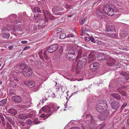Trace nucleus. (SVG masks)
I'll list each match as a JSON object with an SVG mask.
<instances>
[{
    "instance_id": "f257e3e1",
    "label": "nucleus",
    "mask_w": 129,
    "mask_h": 129,
    "mask_svg": "<svg viewBox=\"0 0 129 129\" xmlns=\"http://www.w3.org/2000/svg\"><path fill=\"white\" fill-rule=\"evenodd\" d=\"M82 52V50H78L75 48H73L69 50L68 54H66V57L68 58L70 60H72L76 57L77 58L81 57Z\"/></svg>"
},
{
    "instance_id": "f03ea898",
    "label": "nucleus",
    "mask_w": 129,
    "mask_h": 129,
    "mask_svg": "<svg viewBox=\"0 0 129 129\" xmlns=\"http://www.w3.org/2000/svg\"><path fill=\"white\" fill-rule=\"evenodd\" d=\"M108 106L106 101L100 100L97 103L96 108L98 111L101 113L105 112Z\"/></svg>"
},
{
    "instance_id": "7ed1b4c3",
    "label": "nucleus",
    "mask_w": 129,
    "mask_h": 129,
    "mask_svg": "<svg viewBox=\"0 0 129 129\" xmlns=\"http://www.w3.org/2000/svg\"><path fill=\"white\" fill-rule=\"evenodd\" d=\"M22 66V65H21ZM21 67V66H17L16 67L17 69H16L17 71L18 70L19 72H17L16 73H21L22 72L20 68ZM23 75L25 76H30L32 74V71L30 67L28 66H25L22 71Z\"/></svg>"
},
{
    "instance_id": "20e7f679",
    "label": "nucleus",
    "mask_w": 129,
    "mask_h": 129,
    "mask_svg": "<svg viewBox=\"0 0 129 129\" xmlns=\"http://www.w3.org/2000/svg\"><path fill=\"white\" fill-rule=\"evenodd\" d=\"M116 9L114 6L112 5L104 6L103 9L104 12L109 16L112 15L111 13L116 12Z\"/></svg>"
},
{
    "instance_id": "39448f33",
    "label": "nucleus",
    "mask_w": 129,
    "mask_h": 129,
    "mask_svg": "<svg viewBox=\"0 0 129 129\" xmlns=\"http://www.w3.org/2000/svg\"><path fill=\"white\" fill-rule=\"evenodd\" d=\"M87 124L90 129H92L94 126L95 121L91 115L88 114L86 115Z\"/></svg>"
},
{
    "instance_id": "423d86ee",
    "label": "nucleus",
    "mask_w": 129,
    "mask_h": 129,
    "mask_svg": "<svg viewBox=\"0 0 129 129\" xmlns=\"http://www.w3.org/2000/svg\"><path fill=\"white\" fill-rule=\"evenodd\" d=\"M87 61L86 59H85L84 61L79 60L76 66V71H78L79 70L82 69L85 66Z\"/></svg>"
},
{
    "instance_id": "0eeeda50",
    "label": "nucleus",
    "mask_w": 129,
    "mask_h": 129,
    "mask_svg": "<svg viewBox=\"0 0 129 129\" xmlns=\"http://www.w3.org/2000/svg\"><path fill=\"white\" fill-rule=\"evenodd\" d=\"M42 111H44L46 113H49L50 114L54 112L53 108H50L47 106L42 108L40 109L39 113H42Z\"/></svg>"
},
{
    "instance_id": "6e6552de",
    "label": "nucleus",
    "mask_w": 129,
    "mask_h": 129,
    "mask_svg": "<svg viewBox=\"0 0 129 129\" xmlns=\"http://www.w3.org/2000/svg\"><path fill=\"white\" fill-rule=\"evenodd\" d=\"M16 26V23H15L14 25L11 24H7L8 27L9 28V29H8L6 27H3V28L1 29V31L2 32H8L14 29Z\"/></svg>"
},
{
    "instance_id": "1a4fd4ad",
    "label": "nucleus",
    "mask_w": 129,
    "mask_h": 129,
    "mask_svg": "<svg viewBox=\"0 0 129 129\" xmlns=\"http://www.w3.org/2000/svg\"><path fill=\"white\" fill-rule=\"evenodd\" d=\"M58 46L57 44H55L49 46L48 48V51L50 53H52L56 51L58 49Z\"/></svg>"
},
{
    "instance_id": "9d476101",
    "label": "nucleus",
    "mask_w": 129,
    "mask_h": 129,
    "mask_svg": "<svg viewBox=\"0 0 129 129\" xmlns=\"http://www.w3.org/2000/svg\"><path fill=\"white\" fill-rule=\"evenodd\" d=\"M99 67V63L95 62L92 63L90 66V70L92 71H95Z\"/></svg>"
},
{
    "instance_id": "9b49d317",
    "label": "nucleus",
    "mask_w": 129,
    "mask_h": 129,
    "mask_svg": "<svg viewBox=\"0 0 129 129\" xmlns=\"http://www.w3.org/2000/svg\"><path fill=\"white\" fill-rule=\"evenodd\" d=\"M95 52H90L88 56V60L89 62H91L96 59V57L95 55Z\"/></svg>"
},
{
    "instance_id": "f8f14e48",
    "label": "nucleus",
    "mask_w": 129,
    "mask_h": 129,
    "mask_svg": "<svg viewBox=\"0 0 129 129\" xmlns=\"http://www.w3.org/2000/svg\"><path fill=\"white\" fill-rule=\"evenodd\" d=\"M12 100L15 102L19 103L21 101V99L19 96H13L12 98Z\"/></svg>"
},
{
    "instance_id": "ddd939ff",
    "label": "nucleus",
    "mask_w": 129,
    "mask_h": 129,
    "mask_svg": "<svg viewBox=\"0 0 129 129\" xmlns=\"http://www.w3.org/2000/svg\"><path fill=\"white\" fill-rule=\"evenodd\" d=\"M64 9L60 7H55L52 9L53 13H55L58 11H63Z\"/></svg>"
},
{
    "instance_id": "4468645a",
    "label": "nucleus",
    "mask_w": 129,
    "mask_h": 129,
    "mask_svg": "<svg viewBox=\"0 0 129 129\" xmlns=\"http://www.w3.org/2000/svg\"><path fill=\"white\" fill-rule=\"evenodd\" d=\"M45 21L44 20H42L41 21H40L39 24L38 25V27L39 28H40L45 25V24L46 23V22L48 21L47 19H45Z\"/></svg>"
},
{
    "instance_id": "2eb2a0df",
    "label": "nucleus",
    "mask_w": 129,
    "mask_h": 129,
    "mask_svg": "<svg viewBox=\"0 0 129 129\" xmlns=\"http://www.w3.org/2000/svg\"><path fill=\"white\" fill-rule=\"evenodd\" d=\"M107 114L105 113L100 114V116H98L99 119L101 120H104L107 118Z\"/></svg>"
},
{
    "instance_id": "dca6fc26",
    "label": "nucleus",
    "mask_w": 129,
    "mask_h": 129,
    "mask_svg": "<svg viewBox=\"0 0 129 129\" xmlns=\"http://www.w3.org/2000/svg\"><path fill=\"white\" fill-rule=\"evenodd\" d=\"M115 60L112 58H110L107 62L108 65L109 66H112L115 62Z\"/></svg>"
},
{
    "instance_id": "f3484780",
    "label": "nucleus",
    "mask_w": 129,
    "mask_h": 129,
    "mask_svg": "<svg viewBox=\"0 0 129 129\" xmlns=\"http://www.w3.org/2000/svg\"><path fill=\"white\" fill-rule=\"evenodd\" d=\"M25 84L29 86L30 87H32L35 85V83L33 81H27L25 82Z\"/></svg>"
},
{
    "instance_id": "a211bd4d",
    "label": "nucleus",
    "mask_w": 129,
    "mask_h": 129,
    "mask_svg": "<svg viewBox=\"0 0 129 129\" xmlns=\"http://www.w3.org/2000/svg\"><path fill=\"white\" fill-rule=\"evenodd\" d=\"M119 106L118 103L115 101H113L111 103V106L113 109H117L118 108Z\"/></svg>"
},
{
    "instance_id": "6ab92c4d",
    "label": "nucleus",
    "mask_w": 129,
    "mask_h": 129,
    "mask_svg": "<svg viewBox=\"0 0 129 129\" xmlns=\"http://www.w3.org/2000/svg\"><path fill=\"white\" fill-rule=\"evenodd\" d=\"M33 11L37 15L41 13V11L39 7H37L35 8L33 10Z\"/></svg>"
},
{
    "instance_id": "aec40b11",
    "label": "nucleus",
    "mask_w": 129,
    "mask_h": 129,
    "mask_svg": "<svg viewBox=\"0 0 129 129\" xmlns=\"http://www.w3.org/2000/svg\"><path fill=\"white\" fill-rule=\"evenodd\" d=\"M107 35L108 37L111 38H115L117 36L116 33H108L107 34Z\"/></svg>"
},
{
    "instance_id": "412c9836",
    "label": "nucleus",
    "mask_w": 129,
    "mask_h": 129,
    "mask_svg": "<svg viewBox=\"0 0 129 129\" xmlns=\"http://www.w3.org/2000/svg\"><path fill=\"white\" fill-rule=\"evenodd\" d=\"M107 30L108 32L115 31V29L113 27L111 26H109L107 27Z\"/></svg>"
},
{
    "instance_id": "4be33fe9",
    "label": "nucleus",
    "mask_w": 129,
    "mask_h": 129,
    "mask_svg": "<svg viewBox=\"0 0 129 129\" xmlns=\"http://www.w3.org/2000/svg\"><path fill=\"white\" fill-rule=\"evenodd\" d=\"M43 12L44 14L45 17V19H47V17L48 16H49L50 14L49 12L47 11V10H46L45 11L44 10H43Z\"/></svg>"
},
{
    "instance_id": "5701e85b",
    "label": "nucleus",
    "mask_w": 129,
    "mask_h": 129,
    "mask_svg": "<svg viewBox=\"0 0 129 129\" xmlns=\"http://www.w3.org/2000/svg\"><path fill=\"white\" fill-rule=\"evenodd\" d=\"M9 112L12 114L16 115L17 113V111L14 109H11L9 110Z\"/></svg>"
},
{
    "instance_id": "b1692460",
    "label": "nucleus",
    "mask_w": 129,
    "mask_h": 129,
    "mask_svg": "<svg viewBox=\"0 0 129 129\" xmlns=\"http://www.w3.org/2000/svg\"><path fill=\"white\" fill-rule=\"evenodd\" d=\"M2 37L4 38L8 39L10 37V34L9 33H3L2 35Z\"/></svg>"
},
{
    "instance_id": "393cba45",
    "label": "nucleus",
    "mask_w": 129,
    "mask_h": 129,
    "mask_svg": "<svg viewBox=\"0 0 129 129\" xmlns=\"http://www.w3.org/2000/svg\"><path fill=\"white\" fill-rule=\"evenodd\" d=\"M28 117V116L24 114H20L18 116L19 118L21 119H25Z\"/></svg>"
},
{
    "instance_id": "a878e982",
    "label": "nucleus",
    "mask_w": 129,
    "mask_h": 129,
    "mask_svg": "<svg viewBox=\"0 0 129 129\" xmlns=\"http://www.w3.org/2000/svg\"><path fill=\"white\" fill-rule=\"evenodd\" d=\"M102 10V9L100 8L97 9L96 10L95 13L98 15L100 14H102L103 13V12Z\"/></svg>"
},
{
    "instance_id": "bb28decb",
    "label": "nucleus",
    "mask_w": 129,
    "mask_h": 129,
    "mask_svg": "<svg viewBox=\"0 0 129 129\" xmlns=\"http://www.w3.org/2000/svg\"><path fill=\"white\" fill-rule=\"evenodd\" d=\"M111 95L115 98L119 100L120 99V95L119 94L113 93L111 94Z\"/></svg>"
},
{
    "instance_id": "cd10ccee",
    "label": "nucleus",
    "mask_w": 129,
    "mask_h": 129,
    "mask_svg": "<svg viewBox=\"0 0 129 129\" xmlns=\"http://www.w3.org/2000/svg\"><path fill=\"white\" fill-rule=\"evenodd\" d=\"M7 100L5 99L2 100L0 101V106H4L6 103Z\"/></svg>"
},
{
    "instance_id": "c85d7f7f",
    "label": "nucleus",
    "mask_w": 129,
    "mask_h": 129,
    "mask_svg": "<svg viewBox=\"0 0 129 129\" xmlns=\"http://www.w3.org/2000/svg\"><path fill=\"white\" fill-rule=\"evenodd\" d=\"M47 118V117L46 116H45V115L43 113L40 116V119H41L42 120H44L45 119Z\"/></svg>"
},
{
    "instance_id": "c756f323",
    "label": "nucleus",
    "mask_w": 129,
    "mask_h": 129,
    "mask_svg": "<svg viewBox=\"0 0 129 129\" xmlns=\"http://www.w3.org/2000/svg\"><path fill=\"white\" fill-rule=\"evenodd\" d=\"M41 121H40L39 120L38 118H35L33 121V122L35 124H38L40 123Z\"/></svg>"
},
{
    "instance_id": "7c9ffc66",
    "label": "nucleus",
    "mask_w": 129,
    "mask_h": 129,
    "mask_svg": "<svg viewBox=\"0 0 129 129\" xmlns=\"http://www.w3.org/2000/svg\"><path fill=\"white\" fill-rule=\"evenodd\" d=\"M66 36V35L64 33H62L60 35V39H63L65 38Z\"/></svg>"
},
{
    "instance_id": "2f4dec72",
    "label": "nucleus",
    "mask_w": 129,
    "mask_h": 129,
    "mask_svg": "<svg viewBox=\"0 0 129 129\" xmlns=\"http://www.w3.org/2000/svg\"><path fill=\"white\" fill-rule=\"evenodd\" d=\"M85 20L86 19L85 18H81L79 20V22L81 25H82L84 23Z\"/></svg>"
},
{
    "instance_id": "473e14b6",
    "label": "nucleus",
    "mask_w": 129,
    "mask_h": 129,
    "mask_svg": "<svg viewBox=\"0 0 129 129\" xmlns=\"http://www.w3.org/2000/svg\"><path fill=\"white\" fill-rule=\"evenodd\" d=\"M98 18L100 19H104L105 18V17L104 15L102 13V14H100L99 15H98Z\"/></svg>"
},
{
    "instance_id": "72a5a7b5",
    "label": "nucleus",
    "mask_w": 129,
    "mask_h": 129,
    "mask_svg": "<svg viewBox=\"0 0 129 129\" xmlns=\"http://www.w3.org/2000/svg\"><path fill=\"white\" fill-rule=\"evenodd\" d=\"M81 30L82 31V32H83L84 31H86L88 32L90 31V30L89 29L86 27L82 28Z\"/></svg>"
},
{
    "instance_id": "f704fd0d",
    "label": "nucleus",
    "mask_w": 129,
    "mask_h": 129,
    "mask_svg": "<svg viewBox=\"0 0 129 129\" xmlns=\"http://www.w3.org/2000/svg\"><path fill=\"white\" fill-rule=\"evenodd\" d=\"M22 27V25L21 24H19L18 26H17V29L18 31H21V28Z\"/></svg>"
},
{
    "instance_id": "c9c22d12",
    "label": "nucleus",
    "mask_w": 129,
    "mask_h": 129,
    "mask_svg": "<svg viewBox=\"0 0 129 129\" xmlns=\"http://www.w3.org/2000/svg\"><path fill=\"white\" fill-rule=\"evenodd\" d=\"M63 6L66 9H69L70 8L71 6L67 3H65L63 5Z\"/></svg>"
},
{
    "instance_id": "e433bc0d",
    "label": "nucleus",
    "mask_w": 129,
    "mask_h": 129,
    "mask_svg": "<svg viewBox=\"0 0 129 129\" xmlns=\"http://www.w3.org/2000/svg\"><path fill=\"white\" fill-rule=\"evenodd\" d=\"M7 129H12L9 123L8 122H7Z\"/></svg>"
},
{
    "instance_id": "4c0bfd02",
    "label": "nucleus",
    "mask_w": 129,
    "mask_h": 129,
    "mask_svg": "<svg viewBox=\"0 0 129 129\" xmlns=\"http://www.w3.org/2000/svg\"><path fill=\"white\" fill-rule=\"evenodd\" d=\"M49 18V19L51 20H53L54 18V17L51 14L48 16L47 17V18Z\"/></svg>"
},
{
    "instance_id": "58836bf2",
    "label": "nucleus",
    "mask_w": 129,
    "mask_h": 129,
    "mask_svg": "<svg viewBox=\"0 0 129 129\" xmlns=\"http://www.w3.org/2000/svg\"><path fill=\"white\" fill-rule=\"evenodd\" d=\"M32 122V121L30 119H28L26 121V123L28 124L31 125Z\"/></svg>"
},
{
    "instance_id": "ea45409f",
    "label": "nucleus",
    "mask_w": 129,
    "mask_h": 129,
    "mask_svg": "<svg viewBox=\"0 0 129 129\" xmlns=\"http://www.w3.org/2000/svg\"><path fill=\"white\" fill-rule=\"evenodd\" d=\"M65 12H64V11L63 12H58L56 13L55 14H56V15H62Z\"/></svg>"
},
{
    "instance_id": "a19ab883",
    "label": "nucleus",
    "mask_w": 129,
    "mask_h": 129,
    "mask_svg": "<svg viewBox=\"0 0 129 129\" xmlns=\"http://www.w3.org/2000/svg\"><path fill=\"white\" fill-rule=\"evenodd\" d=\"M30 48V47L29 46H25L24 48L23 49V51H24L25 50L29 49Z\"/></svg>"
},
{
    "instance_id": "79ce46f5",
    "label": "nucleus",
    "mask_w": 129,
    "mask_h": 129,
    "mask_svg": "<svg viewBox=\"0 0 129 129\" xmlns=\"http://www.w3.org/2000/svg\"><path fill=\"white\" fill-rule=\"evenodd\" d=\"M11 18H12L13 17V18H16L17 17V15L15 14H13L11 15Z\"/></svg>"
},
{
    "instance_id": "37998d69",
    "label": "nucleus",
    "mask_w": 129,
    "mask_h": 129,
    "mask_svg": "<svg viewBox=\"0 0 129 129\" xmlns=\"http://www.w3.org/2000/svg\"><path fill=\"white\" fill-rule=\"evenodd\" d=\"M13 47H14V46L12 45H10V46H9L8 47V49L9 50H12L13 49Z\"/></svg>"
},
{
    "instance_id": "c03bdc74",
    "label": "nucleus",
    "mask_w": 129,
    "mask_h": 129,
    "mask_svg": "<svg viewBox=\"0 0 129 129\" xmlns=\"http://www.w3.org/2000/svg\"><path fill=\"white\" fill-rule=\"evenodd\" d=\"M121 95H122L123 96H126V93L124 92H121Z\"/></svg>"
},
{
    "instance_id": "a18cd8bd",
    "label": "nucleus",
    "mask_w": 129,
    "mask_h": 129,
    "mask_svg": "<svg viewBox=\"0 0 129 129\" xmlns=\"http://www.w3.org/2000/svg\"><path fill=\"white\" fill-rule=\"evenodd\" d=\"M127 104L126 103H124V104H123L121 106V109H122L125 106H126L127 105Z\"/></svg>"
},
{
    "instance_id": "49530a36",
    "label": "nucleus",
    "mask_w": 129,
    "mask_h": 129,
    "mask_svg": "<svg viewBox=\"0 0 129 129\" xmlns=\"http://www.w3.org/2000/svg\"><path fill=\"white\" fill-rule=\"evenodd\" d=\"M70 129H80L77 126H74L73 127L71 128Z\"/></svg>"
},
{
    "instance_id": "de8ad7c7",
    "label": "nucleus",
    "mask_w": 129,
    "mask_h": 129,
    "mask_svg": "<svg viewBox=\"0 0 129 129\" xmlns=\"http://www.w3.org/2000/svg\"><path fill=\"white\" fill-rule=\"evenodd\" d=\"M21 129H28V128L26 126H25L24 127H21Z\"/></svg>"
},
{
    "instance_id": "09e8293b",
    "label": "nucleus",
    "mask_w": 129,
    "mask_h": 129,
    "mask_svg": "<svg viewBox=\"0 0 129 129\" xmlns=\"http://www.w3.org/2000/svg\"><path fill=\"white\" fill-rule=\"evenodd\" d=\"M40 85H36L35 87H37V90H38L39 88Z\"/></svg>"
},
{
    "instance_id": "8fccbe9b",
    "label": "nucleus",
    "mask_w": 129,
    "mask_h": 129,
    "mask_svg": "<svg viewBox=\"0 0 129 129\" xmlns=\"http://www.w3.org/2000/svg\"><path fill=\"white\" fill-rule=\"evenodd\" d=\"M21 43L22 44H26L27 43V41H22Z\"/></svg>"
},
{
    "instance_id": "3c124183",
    "label": "nucleus",
    "mask_w": 129,
    "mask_h": 129,
    "mask_svg": "<svg viewBox=\"0 0 129 129\" xmlns=\"http://www.w3.org/2000/svg\"><path fill=\"white\" fill-rule=\"evenodd\" d=\"M90 40L89 38L88 37H86L85 38V41H89Z\"/></svg>"
},
{
    "instance_id": "603ef678",
    "label": "nucleus",
    "mask_w": 129,
    "mask_h": 129,
    "mask_svg": "<svg viewBox=\"0 0 129 129\" xmlns=\"http://www.w3.org/2000/svg\"><path fill=\"white\" fill-rule=\"evenodd\" d=\"M72 37V35L71 34H68L67 36V38H69Z\"/></svg>"
},
{
    "instance_id": "864d4df0",
    "label": "nucleus",
    "mask_w": 129,
    "mask_h": 129,
    "mask_svg": "<svg viewBox=\"0 0 129 129\" xmlns=\"http://www.w3.org/2000/svg\"><path fill=\"white\" fill-rule=\"evenodd\" d=\"M20 124L22 126H24L25 124V123L23 122H21L20 123Z\"/></svg>"
},
{
    "instance_id": "5fc2aeb1",
    "label": "nucleus",
    "mask_w": 129,
    "mask_h": 129,
    "mask_svg": "<svg viewBox=\"0 0 129 129\" xmlns=\"http://www.w3.org/2000/svg\"><path fill=\"white\" fill-rule=\"evenodd\" d=\"M13 34L14 36H16V37H19L20 36H19V34H18V33H17V34Z\"/></svg>"
},
{
    "instance_id": "6e6d98bb",
    "label": "nucleus",
    "mask_w": 129,
    "mask_h": 129,
    "mask_svg": "<svg viewBox=\"0 0 129 129\" xmlns=\"http://www.w3.org/2000/svg\"><path fill=\"white\" fill-rule=\"evenodd\" d=\"M57 32H58V31H59V32H61V29H58L56 30Z\"/></svg>"
},
{
    "instance_id": "4d7b16f0",
    "label": "nucleus",
    "mask_w": 129,
    "mask_h": 129,
    "mask_svg": "<svg viewBox=\"0 0 129 129\" xmlns=\"http://www.w3.org/2000/svg\"><path fill=\"white\" fill-rule=\"evenodd\" d=\"M34 30H37V27L36 26H34Z\"/></svg>"
},
{
    "instance_id": "13d9d810",
    "label": "nucleus",
    "mask_w": 129,
    "mask_h": 129,
    "mask_svg": "<svg viewBox=\"0 0 129 129\" xmlns=\"http://www.w3.org/2000/svg\"><path fill=\"white\" fill-rule=\"evenodd\" d=\"M127 122L128 124V127H129V118L127 119Z\"/></svg>"
},
{
    "instance_id": "bf43d9fd",
    "label": "nucleus",
    "mask_w": 129,
    "mask_h": 129,
    "mask_svg": "<svg viewBox=\"0 0 129 129\" xmlns=\"http://www.w3.org/2000/svg\"><path fill=\"white\" fill-rule=\"evenodd\" d=\"M91 41L92 42H93L94 41V39H93V38H91Z\"/></svg>"
},
{
    "instance_id": "052dcab7",
    "label": "nucleus",
    "mask_w": 129,
    "mask_h": 129,
    "mask_svg": "<svg viewBox=\"0 0 129 129\" xmlns=\"http://www.w3.org/2000/svg\"><path fill=\"white\" fill-rule=\"evenodd\" d=\"M10 122L13 125L15 124L14 122L13 121H10Z\"/></svg>"
},
{
    "instance_id": "680f3d73",
    "label": "nucleus",
    "mask_w": 129,
    "mask_h": 129,
    "mask_svg": "<svg viewBox=\"0 0 129 129\" xmlns=\"http://www.w3.org/2000/svg\"><path fill=\"white\" fill-rule=\"evenodd\" d=\"M77 94V92H75L74 93L72 94V95H74V94Z\"/></svg>"
},
{
    "instance_id": "e2e57ef3",
    "label": "nucleus",
    "mask_w": 129,
    "mask_h": 129,
    "mask_svg": "<svg viewBox=\"0 0 129 129\" xmlns=\"http://www.w3.org/2000/svg\"><path fill=\"white\" fill-rule=\"evenodd\" d=\"M81 128L82 129H86L85 127L83 126H82L81 127Z\"/></svg>"
},
{
    "instance_id": "0e129e2a",
    "label": "nucleus",
    "mask_w": 129,
    "mask_h": 129,
    "mask_svg": "<svg viewBox=\"0 0 129 129\" xmlns=\"http://www.w3.org/2000/svg\"><path fill=\"white\" fill-rule=\"evenodd\" d=\"M82 80V79H80L78 80V81H81V80Z\"/></svg>"
},
{
    "instance_id": "69168bd1",
    "label": "nucleus",
    "mask_w": 129,
    "mask_h": 129,
    "mask_svg": "<svg viewBox=\"0 0 129 129\" xmlns=\"http://www.w3.org/2000/svg\"><path fill=\"white\" fill-rule=\"evenodd\" d=\"M72 15H68V17H72Z\"/></svg>"
},
{
    "instance_id": "338daca9",
    "label": "nucleus",
    "mask_w": 129,
    "mask_h": 129,
    "mask_svg": "<svg viewBox=\"0 0 129 129\" xmlns=\"http://www.w3.org/2000/svg\"><path fill=\"white\" fill-rule=\"evenodd\" d=\"M2 81H0V85L2 84Z\"/></svg>"
},
{
    "instance_id": "774afa93",
    "label": "nucleus",
    "mask_w": 129,
    "mask_h": 129,
    "mask_svg": "<svg viewBox=\"0 0 129 129\" xmlns=\"http://www.w3.org/2000/svg\"><path fill=\"white\" fill-rule=\"evenodd\" d=\"M122 129H125V127H122Z\"/></svg>"
}]
</instances>
